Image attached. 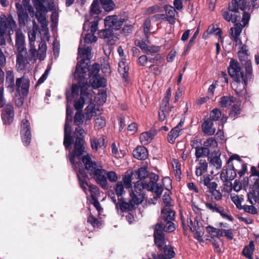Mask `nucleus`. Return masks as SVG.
<instances>
[{"label":"nucleus","mask_w":259,"mask_h":259,"mask_svg":"<svg viewBox=\"0 0 259 259\" xmlns=\"http://www.w3.org/2000/svg\"><path fill=\"white\" fill-rule=\"evenodd\" d=\"M254 250L255 247L254 242L253 241H250L249 243V244L244 247L242 251V254L245 257L248 256L249 255H253Z\"/></svg>","instance_id":"c9c22d12"},{"label":"nucleus","mask_w":259,"mask_h":259,"mask_svg":"<svg viewBox=\"0 0 259 259\" xmlns=\"http://www.w3.org/2000/svg\"><path fill=\"white\" fill-rule=\"evenodd\" d=\"M212 179H203V184L206 186L209 190L208 192H212L213 190L217 189L218 184L215 182H211Z\"/></svg>","instance_id":"de8ad7c7"},{"label":"nucleus","mask_w":259,"mask_h":259,"mask_svg":"<svg viewBox=\"0 0 259 259\" xmlns=\"http://www.w3.org/2000/svg\"><path fill=\"white\" fill-rule=\"evenodd\" d=\"M87 222L91 224V225L94 227L99 226V221L91 213H90V214L88 218Z\"/></svg>","instance_id":"052dcab7"},{"label":"nucleus","mask_w":259,"mask_h":259,"mask_svg":"<svg viewBox=\"0 0 259 259\" xmlns=\"http://www.w3.org/2000/svg\"><path fill=\"white\" fill-rule=\"evenodd\" d=\"M37 11L35 13V17L36 18L38 21L40 23L42 29L45 30L46 28H47L48 25V22L47 20L45 14L44 13L45 11H40L39 10H36Z\"/></svg>","instance_id":"c756f323"},{"label":"nucleus","mask_w":259,"mask_h":259,"mask_svg":"<svg viewBox=\"0 0 259 259\" xmlns=\"http://www.w3.org/2000/svg\"><path fill=\"white\" fill-rule=\"evenodd\" d=\"M199 166L196 168L195 173L197 177L201 176L203 175V178H209V176H205L204 174L206 172L207 168V163L204 160L202 161L201 160L199 162Z\"/></svg>","instance_id":"2f4dec72"},{"label":"nucleus","mask_w":259,"mask_h":259,"mask_svg":"<svg viewBox=\"0 0 259 259\" xmlns=\"http://www.w3.org/2000/svg\"><path fill=\"white\" fill-rule=\"evenodd\" d=\"M90 14L92 16L94 15H98L101 12L98 0L93 1L90 8Z\"/></svg>","instance_id":"ea45409f"},{"label":"nucleus","mask_w":259,"mask_h":259,"mask_svg":"<svg viewBox=\"0 0 259 259\" xmlns=\"http://www.w3.org/2000/svg\"><path fill=\"white\" fill-rule=\"evenodd\" d=\"M25 45L24 37L22 33H16V46Z\"/></svg>","instance_id":"0e129e2a"},{"label":"nucleus","mask_w":259,"mask_h":259,"mask_svg":"<svg viewBox=\"0 0 259 259\" xmlns=\"http://www.w3.org/2000/svg\"><path fill=\"white\" fill-rule=\"evenodd\" d=\"M32 2L36 10L45 11L46 7L44 5L45 0H32Z\"/></svg>","instance_id":"4d7b16f0"},{"label":"nucleus","mask_w":259,"mask_h":259,"mask_svg":"<svg viewBox=\"0 0 259 259\" xmlns=\"http://www.w3.org/2000/svg\"><path fill=\"white\" fill-rule=\"evenodd\" d=\"M103 9L107 12L113 10L115 4L112 0H100Z\"/></svg>","instance_id":"79ce46f5"},{"label":"nucleus","mask_w":259,"mask_h":259,"mask_svg":"<svg viewBox=\"0 0 259 259\" xmlns=\"http://www.w3.org/2000/svg\"><path fill=\"white\" fill-rule=\"evenodd\" d=\"M220 155L221 154L219 152L214 151L208 157L209 162L215 166L217 168H221L222 166Z\"/></svg>","instance_id":"c85d7f7f"},{"label":"nucleus","mask_w":259,"mask_h":259,"mask_svg":"<svg viewBox=\"0 0 259 259\" xmlns=\"http://www.w3.org/2000/svg\"><path fill=\"white\" fill-rule=\"evenodd\" d=\"M247 8V2L245 0H232L228 5V10L235 13L238 12L239 9L245 12Z\"/></svg>","instance_id":"5701e85b"},{"label":"nucleus","mask_w":259,"mask_h":259,"mask_svg":"<svg viewBox=\"0 0 259 259\" xmlns=\"http://www.w3.org/2000/svg\"><path fill=\"white\" fill-rule=\"evenodd\" d=\"M218 145L217 141L212 137L209 138L203 143V146L205 147H216Z\"/></svg>","instance_id":"bf43d9fd"},{"label":"nucleus","mask_w":259,"mask_h":259,"mask_svg":"<svg viewBox=\"0 0 259 259\" xmlns=\"http://www.w3.org/2000/svg\"><path fill=\"white\" fill-rule=\"evenodd\" d=\"M73 120V115H69L68 111L66 112V119L64 131L63 145L66 150H70L72 148V145L74 146L76 143L77 138L83 139L84 142H85L86 133L81 126H77L71 135V127L70 123Z\"/></svg>","instance_id":"20e7f679"},{"label":"nucleus","mask_w":259,"mask_h":259,"mask_svg":"<svg viewBox=\"0 0 259 259\" xmlns=\"http://www.w3.org/2000/svg\"><path fill=\"white\" fill-rule=\"evenodd\" d=\"M85 142L77 138L73 149L69 150L68 157L77 178H88V175L93 178H118L114 171H107L103 169L100 162L93 161L91 155L85 151Z\"/></svg>","instance_id":"f257e3e1"},{"label":"nucleus","mask_w":259,"mask_h":259,"mask_svg":"<svg viewBox=\"0 0 259 259\" xmlns=\"http://www.w3.org/2000/svg\"><path fill=\"white\" fill-rule=\"evenodd\" d=\"M136 183L135 184L134 189H132L130 192V196L131 199L130 200L134 205H138L142 203L145 198V194L144 191L140 188H137ZM138 187H139L138 186Z\"/></svg>","instance_id":"6ab92c4d"},{"label":"nucleus","mask_w":259,"mask_h":259,"mask_svg":"<svg viewBox=\"0 0 259 259\" xmlns=\"http://www.w3.org/2000/svg\"><path fill=\"white\" fill-rule=\"evenodd\" d=\"M207 33H209V34H214L216 36H218L220 38L223 39L222 35L223 32L220 28H215L214 25L213 24L210 25L208 29H207Z\"/></svg>","instance_id":"4c0bfd02"},{"label":"nucleus","mask_w":259,"mask_h":259,"mask_svg":"<svg viewBox=\"0 0 259 259\" xmlns=\"http://www.w3.org/2000/svg\"><path fill=\"white\" fill-rule=\"evenodd\" d=\"M74 78L75 80L77 81V84H73L71 88V94L72 96L74 97L75 96H77L78 94L79 89H80V93L81 92V85H83L82 84V82H84V83L87 84H89L88 81V78L87 77V74L84 73L82 74V76H80V77H75V72L74 73Z\"/></svg>","instance_id":"b1692460"},{"label":"nucleus","mask_w":259,"mask_h":259,"mask_svg":"<svg viewBox=\"0 0 259 259\" xmlns=\"http://www.w3.org/2000/svg\"><path fill=\"white\" fill-rule=\"evenodd\" d=\"M247 198L252 205L259 203V179H255L253 187L250 188V191L247 194Z\"/></svg>","instance_id":"412c9836"},{"label":"nucleus","mask_w":259,"mask_h":259,"mask_svg":"<svg viewBox=\"0 0 259 259\" xmlns=\"http://www.w3.org/2000/svg\"><path fill=\"white\" fill-rule=\"evenodd\" d=\"M92 48L90 47L78 48V54H79L81 60L79 61L76 65L75 70V77H80L82 74L87 73L92 66L91 65L90 59L91 56Z\"/></svg>","instance_id":"423d86ee"},{"label":"nucleus","mask_w":259,"mask_h":259,"mask_svg":"<svg viewBox=\"0 0 259 259\" xmlns=\"http://www.w3.org/2000/svg\"><path fill=\"white\" fill-rule=\"evenodd\" d=\"M210 150L208 148L200 147L195 151V156L197 158L209 156Z\"/></svg>","instance_id":"e433bc0d"},{"label":"nucleus","mask_w":259,"mask_h":259,"mask_svg":"<svg viewBox=\"0 0 259 259\" xmlns=\"http://www.w3.org/2000/svg\"><path fill=\"white\" fill-rule=\"evenodd\" d=\"M222 116V112L218 108L213 109L209 114V117L207 118L213 122L218 121Z\"/></svg>","instance_id":"a19ab883"},{"label":"nucleus","mask_w":259,"mask_h":259,"mask_svg":"<svg viewBox=\"0 0 259 259\" xmlns=\"http://www.w3.org/2000/svg\"><path fill=\"white\" fill-rule=\"evenodd\" d=\"M99 35L101 37L103 38H108L109 41L113 39V30L111 29H105L99 32Z\"/></svg>","instance_id":"37998d69"},{"label":"nucleus","mask_w":259,"mask_h":259,"mask_svg":"<svg viewBox=\"0 0 259 259\" xmlns=\"http://www.w3.org/2000/svg\"><path fill=\"white\" fill-rule=\"evenodd\" d=\"M164 60V57L160 54H157L154 57H148V61L150 63H155L156 65H159L162 63Z\"/></svg>","instance_id":"09e8293b"},{"label":"nucleus","mask_w":259,"mask_h":259,"mask_svg":"<svg viewBox=\"0 0 259 259\" xmlns=\"http://www.w3.org/2000/svg\"><path fill=\"white\" fill-rule=\"evenodd\" d=\"M134 157L139 160H145L148 158V150L144 146H138L133 151Z\"/></svg>","instance_id":"a878e982"},{"label":"nucleus","mask_w":259,"mask_h":259,"mask_svg":"<svg viewBox=\"0 0 259 259\" xmlns=\"http://www.w3.org/2000/svg\"><path fill=\"white\" fill-rule=\"evenodd\" d=\"M151 27V20L149 18L145 20L143 24V29L146 38H148L150 36V29Z\"/></svg>","instance_id":"8fccbe9b"},{"label":"nucleus","mask_w":259,"mask_h":259,"mask_svg":"<svg viewBox=\"0 0 259 259\" xmlns=\"http://www.w3.org/2000/svg\"><path fill=\"white\" fill-rule=\"evenodd\" d=\"M194 230L191 231V232L193 233L195 232L196 236H195L194 237L198 241H201V238L204 234V231L202 226L200 225L199 222L198 221V219L197 217L194 219Z\"/></svg>","instance_id":"cd10ccee"},{"label":"nucleus","mask_w":259,"mask_h":259,"mask_svg":"<svg viewBox=\"0 0 259 259\" xmlns=\"http://www.w3.org/2000/svg\"><path fill=\"white\" fill-rule=\"evenodd\" d=\"M6 100L4 97V88L3 85H0V108L5 107L7 104Z\"/></svg>","instance_id":"680f3d73"},{"label":"nucleus","mask_w":259,"mask_h":259,"mask_svg":"<svg viewBox=\"0 0 259 259\" xmlns=\"http://www.w3.org/2000/svg\"><path fill=\"white\" fill-rule=\"evenodd\" d=\"M171 192H166L164 194L163 197H162V200L164 204V206L166 208H170V206H171V199L170 196V194H171Z\"/></svg>","instance_id":"603ef678"},{"label":"nucleus","mask_w":259,"mask_h":259,"mask_svg":"<svg viewBox=\"0 0 259 259\" xmlns=\"http://www.w3.org/2000/svg\"><path fill=\"white\" fill-rule=\"evenodd\" d=\"M242 209H243L245 212L252 214H255L257 213V208L252 204L251 205H244L242 206Z\"/></svg>","instance_id":"864d4df0"},{"label":"nucleus","mask_w":259,"mask_h":259,"mask_svg":"<svg viewBox=\"0 0 259 259\" xmlns=\"http://www.w3.org/2000/svg\"><path fill=\"white\" fill-rule=\"evenodd\" d=\"M139 180V181L136 183L137 186L136 187L138 188L139 186V188L143 191H144V189H146L149 191L154 193L153 198L148 200V203L155 204L156 203L157 200L160 197L163 191V187L157 184L158 179H153L154 181H151L149 183H143L141 181L143 179Z\"/></svg>","instance_id":"0eeeda50"},{"label":"nucleus","mask_w":259,"mask_h":259,"mask_svg":"<svg viewBox=\"0 0 259 259\" xmlns=\"http://www.w3.org/2000/svg\"><path fill=\"white\" fill-rule=\"evenodd\" d=\"M199 28L196 30L193 36L191 37L188 44L187 45L186 49L184 50L183 54H185L192 48L195 44V40L199 33Z\"/></svg>","instance_id":"c03bdc74"},{"label":"nucleus","mask_w":259,"mask_h":259,"mask_svg":"<svg viewBox=\"0 0 259 259\" xmlns=\"http://www.w3.org/2000/svg\"><path fill=\"white\" fill-rule=\"evenodd\" d=\"M180 131H179V125H177L173 128L168 135L167 140L170 144H174L176 138L179 135Z\"/></svg>","instance_id":"f704fd0d"},{"label":"nucleus","mask_w":259,"mask_h":259,"mask_svg":"<svg viewBox=\"0 0 259 259\" xmlns=\"http://www.w3.org/2000/svg\"><path fill=\"white\" fill-rule=\"evenodd\" d=\"M84 115L82 111H77L74 117V123L78 126H80L83 122Z\"/></svg>","instance_id":"49530a36"},{"label":"nucleus","mask_w":259,"mask_h":259,"mask_svg":"<svg viewBox=\"0 0 259 259\" xmlns=\"http://www.w3.org/2000/svg\"><path fill=\"white\" fill-rule=\"evenodd\" d=\"M155 136L154 134L151 132H144L140 135V139L141 143L147 145L150 143Z\"/></svg>","instance_id":"72a5a7b5"},{"label":"nucleus","mask_w":259,"mask_h":259,"mask_svg":"<svg viewBox=\"0 0 259 259\" xmlns=\"http://www.w3.org/2000/svg\"><path fill=\"white\" fill-rule=\"evenodd\" d=\"M164 10L167 14L166 16H175V14L177 12L175 8L171 6H165Z\"/></svg>","instance_id":"338daca9"},{"label":"nucleus","mask_w":259,"mask_h":259,"mask_svg":"<svg viewBox=\"0 0 259 259\" xmlns=\"http://www.w3.org/2000/svg\"><path fill=\"white\" fill-rule=\"evenodd\" d=\"M240 113L241 108L240 105L234 104L229 113V115L230 117L233 118L235 119L238 117Z\"/></svg>","instance_id":"58836bf2"},{"label":"nucleus","mask_w":259,"mask_h":259,"mask_svg":"<svg viewBox=\"0 0 259 259\" xmlns=\"http://www.w3.org/2000/svg\"><path fill=\"white\" fill-rule=\"evenodd\" d=\"M17 26L16 22L11 15L6 17L5 15L0 17V39L4 38V35L7 31L9 33L13 31V29Z\"/></svg>","instance_id":"9b49d317"},{"label":"nucleus","mask_w":259,"mask_h":259,"mask_svg":"<svg viewBox=\"0 0 259 259\" xmlns=\"http://www.w3.org/2000/svg\"><path fill=\"white\" fill-rule=\"evenodd\" d=\"M133 176H137V178H159L160 177L157 174L149 172L147 170V166H144L139 168L137 170L127 171L125 175L122 176V178H132Z\"/></svg>","instance_id":"f8f14e48"},{"label":"nucleus","mask_w":259,"mask_h":259,"mask_svg":"<svg viewBox=\"0 0 259 259\" xmlns=\"http://www.w3.org/2000/svg\"><path fill=\"white\" fill-rule=\"evenodd\" d=\"M106 125V120L103 117H98L95 119V125L98 129H101Z\"/></svg>","instance_id":"13d9d810"},{"label":"nucleus","mask_w":259,"mask_h":259,"mask_svg":"<svg viewBox=\"0 0 259 259\" xmlns=\"http://www.w3.org/2000/svg\"><path fill=\"white\" fill-rule=\"evenodd\" d=\"M100 69L99 64L95 63L89 68V71H88V78L87 77V78L88 79H90L89 82L91 83L94 89H98L106 85V79L99 75Z\"/></svg>","instance_id":"1a4fd4ad"},{"label":"nucleus","mask_w":259,"mask_h":259,"mask_svg":"<svg viewBox=\"0 0 259 259\" xmlns=\"http://www.w3.org/2000/svg\"><path fill=\"white\" fill-rule=\"evenodd\" d=\"M257 168L258 169L254 166H252L251 167L250 177H257L258 178H259V162L257 164Z\"/></svg>","instance_id":"774afa93"},{"label":"nucleus","mask_w":259,"mask_h":259,"mask_svg":"<svg viewBox=\"0 0 259 259\" xmlns=\"http://www.w3.org/2000/svg\"><path fill=\"white\" fill-rule=\"evenodd\" d=\"M1 116L5 124H11L14 117V109L12 103H8L4 107Z\"/></svg>","instance_id":"a211bd4d"},{"label":"nucleus","mask_w":259,"mask_h":259,"mask_svg":"<svg viewBox=\"0 0 259 259\" xmlns=\"http://www.w3.org/2000/svg\"><path fill=\"white\" fill-rule=\"evenodd\" d=\"M164 243L161 245V247L156 246L159 250H163V253H160L157 254L155 253H152L151 256L153 259H171L175 257L176 253L174 250V247L170 245L165 244L166 240L165 235H164Z\"/></svg>","instance_id":"ddd939ff"},{"label":"nucleus","mask_w":259,"mask_h":259,"mask_svg":"<svg viewBox=\"0 0 259 259\" xmlns=\"http://www.w3.org/2000/svg\"><path fill=\"white\" fill-rule=\"evenodd\" d=\"M89 191L91 193V197L92 199L93 198H98V197L100 196V192L99 188L93 185H90L89 186Z\"/></svg>","instance_id":"a18cd8bd"},{"label":"nucleus","mask_w":259,"mask_h":259,"mask_svg":"<svg viewBox=\"0 0 259 259\" xmlns=\"http://www.w3.org/2000/svg\"><path fill=\"white\" fill-rule=\"evenodd\" d=\"M250 18V15L249 13L244 12L241 21L233 22L234 23L233 27H231L230 29V34L232 37V39L236 43V45L242 44V41L239 36L242 31L243 27L248 25Z\"/></svg>","instance_id":"6e6552de"},{"label":"nucleus","mask_w":259,"mask_h":259,"mask_svg":"<svg viewBox=\"0 0 259 259\" xmlns=\"http://www.w3.org/2000/svg\"><path fill=\"white\" fill-rule=\"evenodd\" d=\"M99 140L96 138L91 139V146L94 152H96L98 151V147L99 146Z\"/></svg>","instance_id":"69168bd1"},{"label":"nucleus","mask_w":259,"mask_h":259,"mask_svg":"<svg viewBox=\"0 0 259 259\" xmlns=\"http://www.w3.org/2000/svg\"><path fill=\"white\" fill-rule=\"evenodd\" d=\"M205 204L206 207L212 212L219 213L223 218L227 219L230 221L232 222L234 220L232 215L226 213V210L223 206L218 205L214 201L206 202Z\"/></svg>","instance_id":"dca6fc26"},{"label":"nucleus","mask_w":259,"mask_h":259,"mask_svg":"<svg viewBox=\"0 0 259 259\" xmlns=\"http://www.w3.org/2000/svg\"><path fill=\"white\" fill-rule=\"evenodd\" d=\"M201 127L204 134L207 136L213 135L216 131V128L213 126V122L207 119L204 120Z\"/></svg>","instance_id":"393cba45"},{"label":"nucleus","mask_w":259,"mask_h":259,"mask_svg":"<svg viewBox=\"0 0 259 259\" xmlns=\"http://www.w3.org/2000/svg\"><path fill=\"white\" fill-rule=\"evenodd\" d=\"M27 55L17 54L16 66L22 71L25 67V62L27 61Z\"/></svg>","instance_id":"473e14b6"},{"label":"nucleus","mask_w":259,"mask_h":259,"mask_svg":"<svg viewBox=\"0 0 259 259\" xmlns=\"http://www.w3.org/2000/svg\"><path fill=\"white\" fill-rule=\"evenodd\" d=\"M231 200L233 202V203L235 204L237 208L239 210H241L243 206L241 205V202L242 201H243V198H240L238 195L233 196L231 194Z\"/></svg>","instance_id":"3c124183"},{"label":"nucleus","mask_w":259,"mask_h":259,"mask_svg":"<svg viewBox=\"0 0 259 259\" xmlns=\"http://www.w3.org/2000/svg\"><path fill=\"white\" fill-rule=\"evenodd\" d=\"M232 12H230L228 9H222V13L223 18L227 21L232 22H240L241 20V16L239 15H233Z\"/></svg>","instance_id":"bb28decb"},{"label":"nucleus","mask_w":259,"mask_h":259,"mask_svg":"<svg viewBox=\"0 0 259 259\" xmlns=\"http://www.w3.org/2000/svg\"><path fill=\"white\" fill-rule=\"evenodd\" d=\"M50 70V68L48 67L47 69L45 70V73L41 75V76L39 78L38 81L36 83V86L39 85V84L43 83L47 78L49 71Z\"/></svg>","instance_id":"e2e57ef3"},{"label":"nucleus","mask_w":259,"mask_h":259,"mask_svg":"<svg viewBox=\"0 0 259 259\" xmlns=\"http://www.w3.org/2000/svg\"><path fill=\"white\" fill-rule=\"evenodd\" d=\"M116 208L118 213L122 217L124 216V212H133L136 208L135 205L130 200L128 202L125 201L122 198H118L117 203L116 204Z\"/></svg>","instance_id":"f3484780"},{"label":"nucleus","mask_w":259,"mask_h":259,"mask_svg":"<svg viewBox=\"0 0 259 259\" xmlns=\"http://www.w3.org/2000/svg\"><path fill=\"white\" fill-rule=\"evenodd\" d=\"M176 212L170 208L163 207L161 210V214L158 222L153 227L154 241L156 246L161 247L164 243V232L171 233L176 230L174 221L175 220Z\"/></svg>","instance_id":"7ed1b4c3"},{"label":"nucleus","mask_w":259,"mask_h":259,"mask_svg":"<svg viewBox=\"0 0 259 259\" xmlns=\"http://www.w3.org/2000/svg\"><path fill=\"white\" fill-rule=\"evenodd\" d=\"M81 96L79 99L74 101V107L77 111H82V109L85 100L90 101L92 100L91 94L88 92V88L90 87V84H87L84 82L82 83Z\"/></svg>","instance_id":"4468645a"},{"label":"nucleus","mask_w":259,"mask_h":259,"mask_svg":"<svg viewBox=\"0 0 259 259\" xmlns=\"http://www.w3.org/2000/svg\"><path fill=\"white\" fill-rule=\"evenodd\" d=\"M206 231L208 234V236L212 239L219 238L224 236L228 240H232L234 237L231 229L228 230L217 229L212 226L208 225L206 227Z\"/></svg>","instance_id":"9d476101"},{"label":"nucleus","mask_w":259,"mask_h":259,"mask_svg":"<svg viewBox=\"0 0 259 259\" xmlns=\"http://www.w3.org/2000/svg\"><path fill=\"white\" fill-rule=\"evenodd\" d=\"M236 98L233 96H223L219 101V105L222 108H227L230 106L232 103L236 101Z\"/></svg>","instance_id":"7c9ffc66"},{"label":"nucleus","mask_w":259,"mask_h":259,"mask_svg":"<svg viewBox=\"0 0 259 259\" xmlns=\"http://www.w3.org/2000/svg\"><path fill=\"white\" fill-rule=\"evenodd\" d=\"M6 83L7 88L11 89V92H13L16 87V90L19 92L20 88H21L22 94L24 96L27 95L28 93L30 80L24 75L20 78H17L15 84L13 71L8 70L6 72Z\"/></svg>","instance_id":"39448f33"},{"label":"nucleus","mask_w":259,"mask_h":259,"mask_svg":"<svg viewBox=\"0 0 259 259\" xmlns=\"http://www.w3.org/2000/svg\"><path fill=\"white\" fill-rule=\"evenodd\" d=\"M97 40V37L92 32L86 34L84 38V42L85 44L95 42Z\"/></svg>","instance_id":"5fc2aeb1"},{"label":"nucleus","mask_w":259,"mask_h":259,"mask_svg":"<svg viewBox=\"0 0 259 259\" xmlns=\"http://www.w3.org/2000/svg\"><path fill=\"white\" fill-rule=\"evenodd\" d=\"M114 189L118 197L121 196L124 192V186L122 182H118L114 187Z\"/></svg>","instance_id":"6e6d98bb"},{"label":"nucleus","mask_w":259,"mask_h":259,"mask_svg":"<svg viewBox=\"0 0 259 259\" xmlns=\"http://www.w3.org/2000/svg\"><path fill=\"white\" fill-rule=\"evenodd\" d=\"M20 135L24 145H29L31 142V134L30 122L26 118L23 119L21 121Z\"/></svg>","instance_id":"2eb2a0df"},{"label":"nucleus","mask_w":259,"mask_h":259,"mask_svg":"<svg viewBox=\"0 0 259 259\" xmlns=\"http://www.w3.org/2000/svg\"><path fill=\"white\" fill-rule=\"evenodd\" d=\"M124 22H125V20L123 18H119L117 15L109 16L105 20V25H108L112 30H119Z\"/></svg>","instance_id":"aec40b11"},{"label":"nucleus","mask_w":259,"mask_h":259,"mask_svg":"<svg viewBox=\"0 0 259 259\" xmlns=\"http://www.w3.org/2000/svg\"><path fill=\"white\" fill-rule=\"evenodd\" d=\"M15 6L18 17L19 24L21 26H24L26 25V22L30 19L28 14L20 3H16Z\"/></svg>","instance_id":"4be33fe9"},{"label":"nucleus","mask_w":259,"mask_h":259,"mask_svg":"<svg viewBox=\"0 0 259 259\" xmlns=\"http://www.w3.org/2000/svg\"><path fill=\"white\" fill-rule=\"evenodd\" d=\"M245 72L239 63L231 59L228 67V72L232 78V87L239 98L243 97L246 93L248 82L253 78L252 62L250 60L245 61L244 64Z\"/></svg>","instance_id":"f03ea898"}]
</instances>
